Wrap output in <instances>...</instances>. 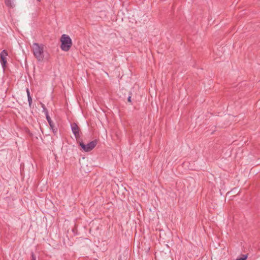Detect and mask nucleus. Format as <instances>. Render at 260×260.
<instances>
[{"label":"nucleus","instance_id":"nucleus-6","mask_svg":"<svg viewBox=\"0 0 260 260\" xmlns=\"http://www.w3.org/2000/svg\"><path fill=\"white\" fill-rule=\"evenodd\" d=\"M5 4L8 7H13L14 6V0H6Z\"/></svg>","mask_w":260,"mask_h":260},{"label":"nucleus","instance_id":"nucleus-7","mask_svg":"<svg viewBox=\"0 0 260 260\" xmlns=\"http://www.w3.org/2000/svg\"><path fill=\"white\" fill-rule=\"evenodd\" d=\"M26 92H27V99H28V102L29 103V106H30L32 102V99L30 95V92L28 88L26 89Z\"/></svg>","mask_w":260,"mask_h":260},{"label":"nucleus","instance_id":"nucleus-5","mask_svg":"<svg viewBox=\"0 0 260 260\" xmlns=\"http://www.w3.org/2000/svg\"><path fill=\"white\" fill-rule=\"evenodd\" d=\"M72 131L75 135L76 138H78L80 136L79 128L76 123H73L71 125Z\"/></svg>","mask_w":260,"mask_h":260},{"label":"nucleus","instance_id":"nucleus-4","mask_svg":"<svg viewBox=\"0 0 260 260\" xmlns=\"http://www.w3.org/2000/svg\"><path fill=\"white\" fill-rule=\"evenodd\" d=\"M8 56V53L6 50H3L0 54V61L1 64L4 69L6 66V64L7 62V56Z\"/></svg>","mask_w":260,"mask_h":260},{"label":"nucleus","instance_id":"nucleus-3","mask_svg":"<svg viewBox=\"0 0 260 260\" xmlns=\"http://www.w3.org/2000/svg\"><path fill=\"white\" fill-rule=\"evenodd\" d=\"M96 141H92L87 144H85L82 141L79 142V145L85 152H89L92 150L96 145Z\"/></svg>","mask_w":260,"mask_h":260},{"label":"nucleus","instance_id":"nucleus-12","mask_svg":"<svg viewBox=\"0 0 260 260\" xmlns=\"http://www.w3.org/2000/svg\"><path fill=\"white\" fill-rule=\"evenodd\" d=\"M37 1H39V2L41 1V0H37Z\"/></svg>","mask_w":260,"mask_h":260},{"label":"nucleus","instance_id":"nucleus-11","mask_svg":"<svg viewBox=\"0 0 260 260\" xmlns=\"http://www.w3.org/2000/svg\"><path fill=\"white\" fill-rule=\"evenodd\" d=\"M131 96H129L128 98V102H131Z\"/></svg>","mask_w":260,"mask_h":260},{"label":"nucleus","instance_id":"nucleus-8","mask_svg":"<svg viewBox=\"0 0 260 260\" xmlns=\"http://www.w3.org/2000/svg\"><path fill=\"white\" fill-rule=\"evenodd\" d=\"M46 119H47L50 126L52 127L53 126L52 121H51V118L49 116L47 112H46Z\"/></svg>","mask_w":260,"mask_h":260},{"label":"nucleus","instance_id":"nucleus-10","mask_svg":"<svg viewBox=\"0 0 260 260\" xmlns=\"http://www.w3.org/2000/svg\"><path fill=\"white\" fill-rule=\"evenodd\" d=\"M31 257H32L31 260H36V258L35 256V254L33 253H32V254H31Z\"/></svg>","mask_w":260,"mask_h":260},{"label":"nucleus","instance_id":"nucleus-2","mask_svg":"<svg viewBox=\"0 0 260 260\" xmlns=\"http://www.w3.org/2000/svg\"><path fill=\"white\" fill-rule=\"evenodd\" d=\"M60 41L61 49L64 51H69L72 45V41L71 38L66 34H63Z\"/></svg>","mask_w":260,"mask_h":260},{"label":"nucleus","instance_id":"nucleus-1","mask_svg":"<svg viewBox=\"0 0 260 260\" xmlns=\"http://www.w3.org/2000/svg\"><path fill=\"white\" fill-rule=\"evenodd\" d=\"M31 47L34 55L37 59L39 61H42L44 57V45L35 43L32 44Z\"/></svg>","mask_w":260,"mask_h":260},{"label":"nucleus","instance_id":"nucleus-9","mask_svg":"<svg viewBox=\"0 0 260 260\" xmlns=\"http://www.w3.org/2000/svg\"><path fill=\"white\" fill-rule=\"evenodd\" d=\"M247 258V255L245 254V255H243L241 257L237 258L236 260H246Z\"/></svg>","mask_w":260,"mask_h":260}]
</instances>
